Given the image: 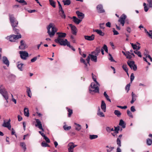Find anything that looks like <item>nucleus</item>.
I'll return each mask as SVG.
<instances>
[{
  "instance_id": "obj_37",
  "label": "nucleus",
  "mask_w": 152,
  "mask_h": 152,
  "mask_svg": "<svg viewBox=\"0 0 152 152\" xmlns=\"http://www.w3.org/2000/svg\"><path fill=\"white\" fill-rule=\"evenodd\" d=\"M20 146L23 149L24 151L26 150V145L24 142H20Z\"/></svg>"
},
{
  "instance_id": "obj_61",
  "label": "nucleus",
  "mask_w": 152,
  "mask_h": 152,
  "mask_svg": "<svg viewBox=\"0 0 152 152\" xmlns=\"http://www.w3.org/2000/svg\"><path fill=\"white\" fill-rule=\"evenodd\" d=\"M118 107L121 108L122 109H126L127 108L126 106H117Z\"/></svg>"
},
{
  "instance_id": "obj_54",
  "label": "nucleus",
  "mask_w": 152,
  "mask_h": 152,
  "mask_svg": "<svg viewBox=\"0 0 152 152\" xmlns=\"http://www.w3.org/2000/svg\"><path fill=\"white\" fill-rule=\"evenodd\" d=\"M113 34L114 35H117L119 34V33L116 30H115V28H113Z\"/></svg>"
},
{
  "instance_id": "obj_52",
  "label": "nucleus",
  "mask_w": 152,
  "mask_h": 152,
  "mask_svg": "<svg viewBox=\"0 0 152 152\" xmlns=\"http://www.w3.org/2000/svg\"><path fill=\"white\" fill-rule=\"evenodd\" d=\"M109 56H110V58H109V60L111 61L115 62V61L113 59L112 55L110 53L109 54Z\"/></svg>"
},
{
  "instance_id": "obj_42",
  "label": "nucleus",
  "mask_w": 152,
  "mask_h": 152,
  "mask_svg": "<svg viewBox=\"0 0 152 152\" xmlns=\"http://www.w3.org/2000/svg\"><path fill=\"white\" fill-rule=\"evenodd\" d=\"M23 65V64L22 63L18 64L17 65V67L20 70L22 71L23 70L22 66Z\"/></svg>"
},
{
  "instance_id": "obj_4",
  "label": "nucleus",
  "mask_w": 152,
  "mask_h": 152,
  "mask_svg": "<svg viewBox=\"0 0 152 152\" xmlns=\"http://www.w3.org/2000/svg\"><path fill=\"white\" fill-rule=\"evenodd\" d=\"M59 42H58L57 41H56V39L55 40V41L56 42L59 44L61 45L66 46L68 44V43H69L68 42L67 39H58Z\"/></svg>"
},
{
  "instance_id": "obj_35",
  "label": "nucleus",
  "mask_w": 152,
  "mask_h": 152,
  "mask_svg": "<svg viewBox=\"0 0 152 152\" xmlns=\"http://www.w3.org/2000/svg\"><path fill=\"white\" fill-rule=\"evenodd\" d=\"M127 66L126 64H124L122 66V68L127 73L128 75H129L128 73V69L127 68Z\"/></svg>"
},
{
  "instance_id": "obj_13",
  "label": "nucleus",
  "mask_w": 152,
  "mask_h": 152,
  "mask_svg": "<svg viewBox=\"0 0 152 152\" xmlns=\"http://www.w3.org/2000/svg\"><path fill=\"white\" fill-rule=\"evenodd\" d=\"M35 120L37 123V124H35L36 126H38L39 129L42 130L43 131V129L42 128L41 122L39 119H36Z\"/></svg>"
},
{
  "instance_id": "obj_45",
  "label": "nucleus",
  "mask_w": 152,
  "mask_h": 152,
  "mask_svg": "<svg viewBox=\"0 0 152 152\" xmlns=\"http://www.w3.org/2000/svg\"><path fill=\"white\" fill-rule=\"evenodd\" d=\"M116 142H117V144L118 145V147H121V141L120 139L119 138H118Z\"/></svg>"
},
{
  "instance_id": "obj_46",
  "label": "nucleus",
  "mask_w": 152,
  "mask_h": 152,
  "mask_svg": "<svg viewBox=\"0 0 152 152\" xmlns=\"http://www.w3.org/2000/svg\"><path fill=\"white\" fill-rule=\"evenodd\" d=\"M130 86V83H129L127 84L125 87V90H126L127 91V93L128 92V91L129 90Z\"/></svg>"
},
{
  "instance_id": "obj_2",
  "label": "nucleus",
  "mask_w": 152,
  "mask_h": 152,
  "mask_svg": "<svg viewBox=\"0 0 152 152\" xmlns=\"http://www.w3.org/2000/svg\"><path fill=\"white\" fill-rule=\"evenodd\" d=\"M96 84H95L94 83H91L90 86L89 87V92L90 93H91L92 92L94 93H99V88Z\"/></svg>"
},
{
  "instance_id": "obj_53",
  "label": "nucleus",
  "mask_w": 152,
  "mask_h": 152,
  "mask_svg": "<svg viewBox=\"0 0 152 152\" xmlns=\"http://www.w3.org/2000/svg\"><path fill=\"white\" fill-rule=\"evenodd\" d=\"M115 128L114 129L115 132H116L117 134L118 133V131L119 130V126H118L117 127H115Z\"/></svg>"
},
{
  "instance_id": "obj_30",
  "label": "nucleus",
  "mask_w": 152,
  "mask_h": 152,
  "mask_svg": "<svg viewBox=\"0 0 152 152\" xmlns=\"http://www.w3.org/2000/svg\"><path fill=\"white\" fill-rule=\"evenodd\" d=\"M66 109L68 112V117H71L72 114L73 113L72 110V109H70L68 107H66Z\"/></svg>"
},
{
  "instance_id": "obj_15",
  "label": "nucleus",
  "mask_w": 152,
  "mask_h": 152,
  "mask_svg": "<svg viewBox=\"0 0 152 152\" xmlns=\"http://www.w3.org/2000/svg\"><path fill=\"white\" fill-rule=\"evenodd\" d=\"M96 8L98 12L102 13L104 12V10L103 9L102 6L101 4L98 5L97 6Z\"/></svg>"
},
{
  "instance_id": "obj_16",
  "label": "nucleus",
  "mask_w": 152,
  "mask_h": 152,
  "mask_svg": "<svg viewBox=\"0 0 152 152\" xmlns=\"http://www.w3.org/2000/svg\"><path fill=\"white\" fill-rule=\"evenodd\" d=\"M95 36L94 34H92L91 36H85L84 38L85 39L89 41H92L94 39Z\"/></svg>"
},
{
  "instance_id": "obj_18",
  "label": "nucleus",
  "mask_w": 152,
  "mask_h": 152,
  "mask_svg": "<svg viewBox=\"0 0 152 152\" xmlns=\"http://www.w3.org/2000/svg\"><path fill=\"white\" fill-rule=\"evenodd\" d=\"M72 18L73 19V21L77 24H79L82 21V20L78 19L75 16H73Z\"/></svg>"
},
{
  "instance_id": "obj_55",
  "label": "nucleus",
  "mask_w": 152,
  "mask_h": 152,
  "mask_svg": "<svg viewBox=\"0 0 152 152\" xmlns=\"http://www.w3.org/2000/svg\"><path fill=\"white\" fill-rule=\"evenodd\" d=\"M131 44L134 50H137V46L136 45H134L133 43H131Z\"/></svg>"
},
{
  "instance_id": "obj_44",
  "label": "nucleus",
  "mask_w": 152,
  "mask_h": 152,
  "mask_svg": "<svg viewBox=\"0 0 152 152\" xmlns=\"http://www.w3.org/2000/svg\"><path fill=\"white\" fill-rule=\"evenodd\" d=\"M134 53L135 54L137 55L139 57H142L141 53L140 51H138L137 50H136V51H134Z\"/></svg>"
},
{
  "instance_id": "obj_11",
  "label": "nucleus",
  "mask_w": 152,
  "mask_h": 152,
  "mask_svg": "<svg viewBox=\"0 0 152 152\" xmlns=\"http://www.w3.org/2000/svg\"><path fill=\"white\" fill-rule=\"evenodd\" d=\"M69 26L71 28L72 33L75 35H76L77 29L76 27L72 24H69Z\"/></svg>"
},
{
  "instance_id": "obj_14",
  "label": "nucleus",
  "mask_w": 152,
  "mask_h": 152,
  "mask_svg": "<svg viewBox=\"0 0 152 152\" xmlns=\"http://www.w3.org/2000/svg\"><path fill=\"white\" fill-rule=\"evenodd\" d=\"M20 45L19 46V48L21 50H23L27 48L26 44L23 40H21L20 42Z\"/></svg>"
},
{
  "instance_id": "obj_29",
  "label": "nucleus",
  "mask_w": 152,
  "mask_h": 152,
  "mask_svg": "<svg viewBox=\"0 0 152 152\" xmlns=\"http://www.w3.org/2000/svg\"><path fill=\"white\" fill-rule=\"evenodd\" d=\"M27 91L26 92L27 93L28 96L30 97H31L32 96V94L30 88L26 87Z\"/></svg>"
},
{
  "instance_id": "obj_34",
  "label": "nucleus",
  "mask_w": 152,
  "mask_h": 152,
  "mask_svg": "<svg viewBox=\"0 0 152 152\" xmlns=\"http://www.w3.org/2000/svg\"><path fill=\"white\" fill-rule=\"evenodd\" d=\"M75 124L77 126L75 128V129L76 130L79 131L81 129V126L80 125L76 123H75Z\"/></svg>"
},
{
  "instance_id": "obj_7",
  "label": "nucleus",
  "mask_w": 152,
  "mask_h": 152,
  "mask_svg": "<svg viewBox=\"0 0 152 152\" xmlns=\"http://www.w3.org/2000/svg\"><path fill=\"white\" fill-rule=\"evenodd\" d=\"M21 58L23 60H26V58L28 57V53L25 51H20Z\"/></svg>"
},
{
  "instance_id": "obj_58",
  "label": "nucleus",
  "mask_w": 152,
  "mask_h": 152,
  "mask_svg": "<svg viewBox=\"0 0 152 152\" xmlns=\"http://www.w3.org/2000/svg\"><path fill=\"white\" fill-rule=\"evenodd\" d=\"M145 33L148 35V36L151 39H152V36H151L150 33L147 31L146 29H145Z\"/></svg>"
},
{
  "instance_id": "obj_21",
  "label": "nucleus",
  "mask_w": 152,
  "mask_h": 152,
  "mask_svg": "<svg viewBox=\"0 0 152 152\" xmlns=\"http://www.w3.org/2000/svg\"><path fill=\"white\" fill-rule=\"evenodd\" d=\"M101 108L104 112L106 111V104L103 100H102L101 102Z\"/></svg>"
},
{
  "instance_id": "obj_9",
  "label": "nucleus",
  "mask_w": 152,
  "mask_h": 152,
  "mask_svg": "<svg viewBox=\"0 0 152 152\" xmlns=\"http://www.w3.org/2000/svg\"><path fill=\"white\" fill-rule=\"evenodd\" d=\"M57 34H58V36L57 39H56V41L59 42L58 39H62V38L65 37L66 36V34L65 33L62 32H57Z\"/></svg>"
},
{
  "instance_id": "obj_33",
  "label": "nucleus",
  "mask_w": 152,
  "mask_h": 152,
  "mask_svg": "<svg viewBox=\"0 0 152 152\" xmlns=\"http://www.w3.org/2000/svg\"><path fill=\"white\" fill-rule=\"evenodd\" d=\"M24 114L25 116L28 117L29 116L28 110V108H25L24 109Z\"/></svg>"
},
{
  "instance_id": "obj_40",
  "label": "nucleus",
  "mask_w": 152,
  "mask_h": 152,
  "mask_svg": "<svg viewBox=\"0 0 152 152\" xmlns=\"http://www.w3.org/2000/svg\"><path fill=\"white\" fill-rule=\"evenodd\" d=\"M98 137V136L96 135H89V138L91 140L96 139Z\"/></svg>"
},
{
  "instance_id": "obj_8",
  "label": "nucleus",
  "mask_w": 152,
  "mask_h": 152,
  "mask_svg": "<svg viewBox=\"0 0 152 152\" xmlns=\"http://www.w3.org/2000/svg\"><path fill=\"white\" fill-rule=\"evenodd\" d=\"M126 18V16L124 14H123L120 17L118 20L122 26H123L125 23V20Z\"/></svg>"
},
{
  "instance_id": "obj_50",
  "label": "nucleus",
  "mask_w": 152,
  "mask_h": 152,
  "mask_svg": "<svg viewBox=\"0 0 152 152\" xmlns=\"http://www.w3.org/2000/svg\"><path fill=\"white\" fill-rule=\"evenodd\" d=\"M106 129L107 131L108 132H110L111 131H114L113 128H110V127H107L106 128Z\"/></svg>"
},
{
  "instance_id": "obj_28",
  "label": "nucleus",
  "mask_w": 152,
  "mask_h": 152,
  "mask_svg": "<svg viewBox=\"0 0 152 152\" xmlns=\"http://www.w3.org/2000/svg\"><path fill=\"white\" fill-rule=\"evenodd\" d=\"M50 4L53 8L56 7V2L53 0H49Z\"/></svg>"
},
{
  "instance_id": "obj_22",
  "label": "nucleus",
  "mask_w": 152,
  "mask_h": 152,
  "mask_svg": "<svg viewBox=\"0 0 152 152\" xmlns=\"http://www.w3.org/2000/svg\"><path fill=\"white\" fill-rule=\"evenodd\" d=\"M100 48L99 47L96 48V50L94 51L92 53V54H94L95 55L98 56L99 53L100 52Z\"/></svg>"
},
{
  "instance_id": "obj_49",
  "label": "nucleus",
  "mask_w": 152,
  "mask_h": 152,
  "mask_svg": "<svg viewBox=\"0 0 152 152\" xmlns=\"http://www.w3.org/2000/svg\"><path fill=\"white\" fill-rule=\"evenodd\" d=\"M18 2L20 3L23 4V5L27 4V3L24 0H20L18 1Z\"/></svg>"
},
{
  "instance_id": "obj_64",
  "label": "nucleus",
  "mask_w": 152,
  "mask_h": 152,
  "mask_svg": "<svg viewBox=\"0 0 152 152\" xmlns=\"http://www.w3.org/2000/svg\"><path fill=\"white\" fill-rule=\"evenodd\" d=\"M131 110L132 112H134L136 111V110L135 109V107L134 106H132L131 107Z\"/></svg>"
},
{
  "instance_id": "obj_51",
  "label": "nucleus",
  "mask_w": 152,
  "mask_h": 152,
  "mask_svg": "<svg viewBox=\"0 0 152 152\" xmlns=\"http://www.w3.org/2000/svg\"><path fill=\"white\" fill-rule=\"evenodd\" d=\"M80 61L81 63H83L86 65V67L87 66V64L86 63L85 60L83 59L82 58H81L80 59Z\"/></svg>"
},
{
  "instance_id": "obj_47",
  "label": "nucleus",
  "mask_w": 152,
  "mask_h": 152,
  "mask_svg": "<svg viewBox=\"0 0 152 152\" xmlns=\"http://www.w3.org/2000/svg\"><path fill=\"white\" fill-rule=\"evenodd\" d=\"M127 114L128 116L129 117L132 118L133 117V116L131 112L129 110H127Z\"/></svg>"
},
{
  "instance_id": "obj_38",
  "label": "nucleus",
  "mask_w": 152,
  "mask_h": 152,
  "mask_svg": "<svg viewBox=\"0 0 152 152\" xmlns=\"http://www.w3.org/2000/svg\"><path fill=\"white\" fill-rule=\"evenodd\" d=\"M147 144L148 145H150L152 144V140L148 138L146 140Z\"/></svg>"
},
{
  "instance_id": "obj_1",
  "label": "nucleus",
  "mask_w": 152,
  "mask_h": 152,
  "mask_svg": "<svg viewBox=\"0 0 152 152\" xmlns=\"http://www.w3.org/2000/svg\"><path fill=\"white\" fill-rule=\"evenodd\" d=\"M57 30V29L55 27V25L53 23H50L48 25V34L50 37H52L54 35Z\"/></svg>"
},
{
  "instance_id": "obj_62",
  "label": "nucleus",
  "mask_w": 152,
  "mask_h": 152,
  "mask_svg": "<svg viewBox=\"0 0 152 152\" xmlns=\"http://www.w3.org/2000/svg\"><path fill=\"white\" fill-rule=\"evenodd\" d=\"M67 46L71 48L73 51H75V49L70 45V43H68V44L67 45Z\"/></svg>"
},
{
  "instance_id": "obj_27",
  "label": "nucleus",
  "mask_w": 152,
  "mask_h": 152,
  "mask_svg": "<svg viewBox=\"0 0 152 152\" xmlns=\"http://www.w3.org/2000/svg\"><path fill=\"white\" fill-rule=\"evenodd\" d=\"M97 114L98 115L100 116V117L104 116V115L103 113L102 112L100 111V109L99 107H98V110Z\"/></svg>"
},
{
  "instance_id": "obj_36",
  "label": "nucleus",
  "mask_w": 152,
  "mask_h": 152,
  "mask_svg": "<svg viewBox=\"0 0 152 152\" xmlns=\"http://www.w3.org/2000/svg\"><path fill=\"white\" fill-rule=\"evenodd\" d=\"M39 133L41 134V135L44 137V138L46 142H48V137L46 136L41 131H39Z\"/></svg>"
},
{
  "instance_id": "obj_6",
  "label": "nucleus",
  "mask_w": 152,
  "mask_h": 152,
  "mask_svg": "<svg viewBox=\"0 0 152 152\" xmlns=\"http://www.w3.org/2000/svg\"><path fill=\"white\" fill-rule=\"evenodd\" d=\"M21 38V35L19 34V35L13 34L10 35L9 38V40L11 42H14L15 40Z\"/></svg>"
},
{
  "instance_id": "obj_17",
  "label": "nucleus",
  "mask_w": 152,
  "mask_h": 152,
  "mask_svg": "<svg viewBox=\"0 0 152 152\" xmlns=\"http://www.w3.org/2000/svg\"><path fill=\"white\" fill-rule=\"evenodd\" d=\"M2 61L4 64H6L7 66L8 67L9 66V61L8 60L6 56H4L3 57Z\"/></svg>"
},
{
  "instance_id": "obj_32",
  "label": "nucleus",
  "mask_w": 152,
  "mask_h": 152,
  "mask_svg": "<svg viewBox=\"0 0 152 152\" xmlns=\"http://www.w3.org/2000/svg\"><path fill=\"white\" fill-rule=\"evenodd\" d=\"M63 2L64 3V5H69L71 3L70 0H63Z\"/></svg>"
},
{
  "instance_id": "obj_26",
  "label": "nucleus",
  "mask_w": 152,
  "mask_h": 152,
  "mask_svg": "<svg viewBox=\"0 0 152 152\" xmlns=\"http://www.w3.org/2000/svg\"><path fill=\"white\" fill-rule=\"evenodd\" d=\"M89 56L91 57V59L92 61H94L95 62L97 61V56H94L91 54H89Z\"/></svg>"
},
{
  "instance_id": "obj_12",
  "label": "nucleus",
  "mask_w": 152,
  "mask_h": 152,
  "mask_svg": "<svg viewBox=\"0 0 152 152\" xmlns=\"http://www.w3.org/2000/svg\"><path fill=\"white\" fill-rule=\"evenodd\" d=\"M69 148H68L69 152H73V149L76 145H74L73 143H69L68 145Z\"/></svg>"
},
{
  "instance_id": "obj_3",
  "label": "nucleus",
  "mask_w": 152,
  "mask_h": 152,
  "mask_svg": "<svg viewBox=\"0 0 152 152\" xmlns=\"http://www.w3.org/2000/svg\"><path fill=\"white\" fill-rule=\"evenodd\" d=\"M10 20L12 27H17L18 24V22L13 15H9Z\"/></svg>"
},
{
  "instance_id": "obj_19",
  "label": "nucleus",
  "mask_w": 152,
  "mask_h": 152,
  "mask_svg": "<svg viewBox=\"0 0 152 152\" xmlns=\"http://www.w3.org/2000/svg\"><path fill=\"white\" fill-rule=\"evenodd\" d=\"M76 13L77 15L78 18L81 20L83 19L84 17V14L78 11H77L76 12Z\"/></svg>"
},
{
  "instance_id": "obj_43",
  "label": "nucleus",
  "mask_w": 152,
  "mask_h": 152,
  "mask_svg": "<svg viewBox=\"0 0 152 152\" xmlns=\"http://www.w3.org/2000/svg\"><path fill=\"white\" fill-rule=\"evenodd\" d=\"M64 129L66 130H69L71 129V126H67L66 125H65L63 126Z\"/></svg>"
},
{
  "instance_id": "obj_23",
  "label": "nucleus",
  "mask_w": 152,
  "mask_h": 152,
  "mask_svg": "<svg viewBox=\"0 0 152 152\" xmlns=\"http://www.w3.org/2000/svg\"><path fill=\"white\" fill-rule=\"evenodd\" d=\"M94 31L96 32L98 34L101 36H103L104 35V33L101 30L98 29H94Z\"/></svg>"
},
{
  "instance_id": "obj_57",
  "label": "nucleus",
  "mask_w": 152,
  "mask_h": 152,
  "mask_svg": "<svg viewBox=\"0 0 152 152\" xmlns=\"http://www.w3.org/2000/svg\"><path fill=\"white\" fill-rule=\"evenodd\" d=\"M103 48L106 52L108 53L107 47L106 45H104L103 47Z\"/></svg>"
},
{
  "instance_id": "obj_48",
  "label": "nucleus",
  "mask_w": 152,
  "mask_h": 152,
  "mask_svg": "<svg viewBox=\"0 0 152 152\" xmlns=\"http://www.w3.org/2000/svg\"><path fill=\"white\" fill-rule=\"evenodd\" d=\"M48 142L46 143L45 141H43L41 143V145L42 147H48Z\"/></svg>"
},
{
  "instance_id": "obj_20",
  "label": "nucleus",
  "mask_w": 152,
  "mask_h": 152,
  "mask_svg": "<svg viewBox=\"0 0 152 152\" xmlns=\"http://www.w3.org/2000/svg\"><path fill=\"white\" fill-rule=\"evenodd\" d=\"M10 119H9L7 122H6L5 120H4V122L2 124V126L5 127H8V126L10 124Z\"/></svg>"
},
{
  "instance_id": "obj_5",
  "label": "nucleus",
  "mask_w": 152,
  "mask_h": 152,
  "mask_svg": "<svg viewBox=\"0 0 152 152\" xmlns=\"http://www.w3.org/2000/svg\"><path fill=\"white\" fill-rule=\"evenodd\" d=\"M127 63L131 69H132L134 71L137 70V66L135 64L134 61H129L127 62Z\"/></svg>"
},
{
  "instance_id": "obj_60",
  "label": "nucleus",
  "mask_w": 152,
  "mask_h": 152,
  "mask_svg": "<svg viewBox=\"0 0 152 152\" xmlns=\"http://www.w3.org/2000/svg\"><path fill=\"white\" fill-rule=\"evenodd\" d=\"M148 3H149V6L152 7V0H147Z\"/></svg>"
},
{
  "instance_id": "obj_63",
  "label": "nucleus",
  "mask_w": 152,
  "mask_h": 152,
  "mask_svg": "<svg viewBox=\"0 0 152 152\" xmlns=\"http://www.w3.org/2000/svg\"><path fill=\"white\" fill-rule=\"evenodd\" d=\"M114 148V147H110L109 149H107V152H111V151Z\"/></svg>"
},
{
  "instance_id": "obj_10",
  "label": "nucleus",
  "mask_w": 152,
  "mask_h": 152,
  "mask_svg": "<svg viewBox=\"0 0 152 152\" xmlns=\"http://www.w3.org/2000/svg\"><path fill=\"white\" fill-rule=\"evenodd\" d=\"M0 93H1L4 98L7 100L8 99V96L7 91L2 88L0 89Z\"/></svg>"
},
{
  "instance_id": "obj_59",
  "label": "nucleus",
  "mask_w": 152,
  "mask_h": 152,
  "mask_svg": "<svg viewBox=\"0 0 152 152\" xmlns=\"http://www.w3.org/2000/svg\"><path fill=\"white\" fill-rule=\"evenodd\" d=\"M132 99H136L137 96L133 92L132 93Z\"/></svg>"
},
{
  "instance_id": "obj_41",
  "label": "nucleus",
  "mask_w": 152,
  "mask_h": 152,
  "mask_svg": "<svg viewBox=\"0 0 152 152\" xmlns=\"http://www.w3.org/2000/svg\"><path fill=\"white\" fill-rule=\"evenodd\" d=\"M16 27H12L13 28V29L14 31L15 32V34H19V30L18 29H17L16 28Z\"/></svg>"
},
{
  "instance_id": "obj_24",
  "label": "nucleus",
  "mask_w": 152,
  "mask_h": 152,
  "mask_svg": "<svg viewBox=\"0 0 152 152\" xmlns=\"http://www.w3.org/2000/svg\"><path fill=\"white\" fill-rule=\"evenodd\" d=\"M59 12L61 17L65 19L66 18V16L63 10L62 9V10H59Z\"/></svg>"
},
{
  "instance_id": "obj_25",
  "label": "nucleus",
  "mask_w": 152,
  "mask_h": 152,
  "mask_svg": "<svg viewBox=\"0 0 152 152\" xmlns=\"http://www.w3.org/2000/svg\"><path fill=\"white\" fill-rule=\"evenodd\" d=\"M119 125L121 126L123 128H125L126 127V124H125L124 121L122 119L120 120Z\"/></svg>"
},
{
  "instance_id": "obj_31",
  "label": "nucleus",
  "mask_w": 152,
  "mask_h": 152,
  "mask_svg": "<svg viewBox=\"0 0 152 152\" xmlns=\"http://www.w3.org/2000/svg\"><path fill=\"white\" fill-rule=\"evenodd\" d=\"M114 114L117 117H119L121 115V113L118 110H115L114 111Z\"/></svg>"
},
{
  "instance_id": "obj_56",
  "label": "nucleus",
  "mask_w": 152,
  "mask_h": 152,
  "mask_svg": "<svg viewBox=\"0 0 152 152\" xmlns=\"http://www.w3.org/2000/svg\"><path fill=\"white\" fill-rule=\"evenodd\" d=\"M134 77L133 73H132L130 76V81L131 82H132L133 80H134Z\"/></svg>"
},
{
  "instance_id": "obj_39",
  "label": "nucleus",
  "mask_w": 152,
  "mask_h": 152,
  "mask_svg": "<svg viewBox=\"0 0 152 152\" xmlns=\"http://www.w3.org/2000/svg\"><path fill=\"white\" fill-rule=\"evenodd\" d=\"M92 79L96 84H99V83L98 82L96 81V76L95 75H94L93 73H92Z\"/></svg>"
}]
</instances>
